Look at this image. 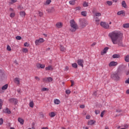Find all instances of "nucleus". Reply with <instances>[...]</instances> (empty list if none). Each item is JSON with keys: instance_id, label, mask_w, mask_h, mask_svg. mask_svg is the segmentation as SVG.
Instances as JSON below:
<instances>
[{"instance_id": "nucleus-1", "label": "nucleus", "mask_w": 129, "mask_h": 129, "mask_svg": "<svg viewBox=\"0 0 129 129\" xmlns=\"http://www.w3.org/2000/svg\"><path fill=\"white\" fill-rule=\"evenodd\" d=\"M108 36L110 37L113 45L122 46V38L123 34L120 31H114L109 33Z\"/></svg>"}, {"instance_id": "nucleus-2", "label": "nucleus", "mask_w": 129, "mask_h": 129, "mask_svg": "<svg viewBox=\"0 0 129 129\" xmlns=\"http://www.w3.org/2000/svg\"><path fill=\"white\" fill-rule=\"evenodd\" d=\"M70 31L71 32H76V30L78 29V25L77 23L74 21V20H72L70 21Z\"/></svg>"}, {"instance_id": "nucleus-3", "label": "nucleus", "mask_w": 129, "mask_h": 129, "mask_svg": "<svg viewBox=\"0 0 129 129\" xmlns=\"http://www.w3.org/2000/svg\"><path fill=\"white\" fill-rule=\"evenodd\" d=\"M88 25V21L85 19H80V26L81 28H85Z\"/></svg>"}, {"instance_id": "nucleus-4", "label": "nucleus", "mask_w": 129, "mask_h": 129, "mask_svg": "<svg viewBox=\"0 0 129 129\" xmlns=\"http://www.w3.org/2000/svg\"><path fill=\"white\" fill-rule=\"evenodd\" d=\"M111 78H112L114 80H119L120 79V77H119V72H116L112 74L111 75Z\"/></svg>"}, {"instance_id": "nucleus-5", "label": "nucleus", "mask_w": 129, "mask_h": 129, "mask_svg": "<svg viewBox=\"0 0 129 129\" xmlns=\"http://www.w3.org/2000/svg\"><path fill=\"white\" fill-rule=\"evenodd\" d=\"M45 39L42 38H40L39 39L35 40V43L36 46H39L41 43H44Z\"/></svg>"}, {"instance_id": "nucleus-6", "label": "nucleus", "mask_w": 129, "mask_h": 129, "mask_svg": "<svg viewBox=\"0 0 129 129\" xmlns=\"http://www.w3.org/2000/svg\"><path fill=\"white\" fill-rule=\"evenodd\" d=\"M100 26L104 29H109V25L108 23H106V22H101L100 23Z\"/></svg>"}, {"instance_id": "nucleus-7", "label": "nucleus", "mask_w": 129, "mask_h": 129, "mask_svg": "<svg viewBox=\"0 0 129 129\" xmlns=\"http://www.w3.org/2000/svg\"><path fill=\"white\" fill-rule=\"evenodd\" d=\"M118 65V63L116 61H112L108 64L109 67H115Z\"/></svg>"}, {"instance_id": "nucleus-8", "label": "nucleus", "mask_w": 129, "mask_h": 129, "mask_svg": "<svg viewBox=\"0 0 129 129\" xmlns=\"http://www.w3.org/2000/svg\"><path fill=\"white\" fill-rule=\"evenodd\" d=\"M53 81V78L52 77L44 78L43 79V82L46 83L48 82H52Z\"/></svg>"}, {"instance_id": "nucleus-9", "label": "nucleus", "mask_w": 129, "mask_h": 129, "mask_svg": "<svg viewBox=\"0 0 129 129\" xmlns=\"http://www.w3.org/2000/svg\"><path fill=\"white\" fill-rule=\"evenodd\" d=\"M77 63L78 64V65H79V66H81V67L83 68V64L84 63V60L83 59H79L77 61Z\"/></svg>"}, {"instance_id": "nucleus-10", "label": "nucleus", "mask_w": 129, "mask_h": 129, "mask_svg": "<svg viewBox=\"0 0 129 129\" xmlns=\"http://www.w3.org/2000/svg\"><path fill=\"white\" fill-rule=\"evenodd\" d=\"M9 102L13 104H17L18 103V100L15 98H11L9 99Z\"/></svg>"}, {"instance_id": "nucleus-11", "label": "nucleus", "mask_w": 129, "mask_h": 129, "mask_svg": "<svg viewBox=\"0 0 129 129\" xmlns=\"http://www.w3.org/2000/svg\"><path fill=\"white\" fill-rule=\"evenodd\" d=\"M117 16H121L122 17H125V12L124 11H119L117 13Z\"/></svg>"}, {"instance_id": "nucleus-12", "label": "nucleus", "mask_w": 129, "mask_h": 129, "mask_svg": "<svg viewBox=\"0 0 129 129\" xmlns=\"http://www.w3.org/2000/svg\"><path fill=\"white\" fill-rule=\"evenodd\" d=\"M14 83L17 84V85H20V81H21V79L19 78H16L14 79Z\"/></svg>"}, {"instance_id": "nucleus-13", "label": "nucleus", "mask_w": 129, "mask_h": 129, "mask_svg": "<svg viewBox=\"0 0 129 129\" xmlns=\"http://www.w3.org/2000/svg\"><path fill=\"white\" fill-rule=\"evenodd\" d=\"M109 48L108 47H106L103 49V51H101V55H104V54H106V53L107 52V51H108Z\"/></svg>"}, {"instance_id": "nucleus-14", "label": "nucleus", "mask_w": 129, "mask_h": 129, "mask_svg": "<svg viewBox=\"0 0 129 129\" xmlns=\"http://www.w3.org/2000/svg\"><path fill=\"white\" fill-rule=\"evenodd\" d=\"M36 67L37 68H41L42 69H44V68H45V64H42L41 63H37L36 64Z\"/></svg>"}, {"instance_id": "nucleus-15", "label": "nucleus", "mask_w": 129, "mask_h": 129, "mask_svg": "<svg viewBox=\"0 0 129 129\" xmlns=\"http://www.w3.org/2000/svg\"><path fill=\"white\" fill-rule=\"evenodd\" d=\"M56 28H58V29H60L63 27V24L61 22H58L55 25Z\"/></svg>"}, {"instance_id": "nucleus-16", "label": "nucleus", "mask_w": 129, "mask_h": 129, "mask_svg": "<svg viewBox=\"0 0 129 129\" xmlns=\"http://www.w3.org/2000/svg\"><path fill=\"white\" fill-rule=\"evenodd\" d=\"M47 13H54L55 12V9H54V7H51L50 9H47L46 10Z\"/></svg>"}, {"instance_id": "nucleus-17", "label": "nucleus", "mask_w": 129, "mask_h": 129, "mask_svg": "<svg viewBox=\"0 0 129 129\" xmlns=\"http://www.w3.org/2000/svg\"><path fill=\"white\" fill-rule=\"evenodd\" d=\"M20 16L21 18H25L26 17V12L25 11H21L20 12Z\"/></svg>"}, {"instance_id": "nucleus-18", "label": "nucleus", "mask_w": 129, "mask_h": 129, "mask_svg": "<svg viewBox=\"0 0 129 129\" xmlns=\"http://www.w3.org/2000/svg\"><path fill=\"white\" fill-rule=\"evenodd\" d=\"M95 123V121L93 120H90L88 122V125H92V124H94Z\"/></svg>"}, {"instance_id": "nucleus-19", "label": "nucleus", "mask_w": 129, "mask_h": 129, "mask_svg": "<svg viewBox=\"0 0 129 129\" xmlns=\"http://www.w3.org/2000/svg\"><path fill=\"white\" fill-rule=\"evenodd\" d=\"M54 103L55 104H60V103H61V102L60 101V100L58 99H56L54 100Z\"/></svg>"}, {"instance_id": "nucleus-20", "label": "nucleus", "mask_w": 129, "mask_h": 129, "mask_svg": "<svg viewBox=\"0 0 129 129\" xmlns=\"http://www.w3.org/2000/svg\"><path fill=\"white\" fill-rule=\"evenodd\" d=\"M121 6L123 8H124L125 9H126V8H127V6H126V3H125V1H124L122 2Z\"/></svg>"}, {"instance_id": "nucleus-21", "label": "nucleus", "mask_w": 129, "mask_h": 129, "mask_svg": "<svg viewBox=\"0 0 129 129\" xmlns=\"http://www.w3.org/2000/svg\"><path fill=\"white\" fill-rule=\"evenodd\" d=\"M18 121L21 124H24V119L23 118L21 117L18 118Z\"/></svg>"}, {"instance_id": "nucleus-22", "label": "nucleus", "mask_w": 129, "mask_h": 129, "mask_svg": "<svg viewBox=\"0 0 129 129\" xmlns=\"http://www.w3.org/2000/svg\"><path fill=\"white\" fill-rule=\"evenodd\" d=\"M60 51L61 52H66V48L62 45H60Z\"/></svg>"}, {"instance_id": "nucleus-23", "label": "nucleus", "mask_w": 129, "mask_h": 129, "mask_svg": "<svg viewBox=\"0 0 129 129\" xmlns=\"http://www.w3.org/2000/svg\"><path fill=\"white\" fill-rule=\"evenodd\" d=\"M49 116H50V117H54V116L56 115V113L54 112H51L49 114Z\"/></svg>"}, {"instance_id": "nucleus-24", "label": "nucleus", "mask_w": 129, "mask_h": 129, "mask_svg": "<svg viewBox=\"0 0 129 129\" xmlns=\"http://www.w3.org/2000/svg\"><path fill=\"white\" fill-rule=\"evenodd\" d=\"M45 70H46V71H48L49 70H53V67H52V66H49L45 68Z\"/></svg>"}, {"instance_id": "nucleus-25", "label": "nucleus", "mask_w": 129, "mask_h": 129, "mask_svg": "<svg viewBox=\"0 0 129 129\" xmlns=\"http://www.w3.org/2000/svg\"><path fill=\"white\" fill-rule=\"evenodd\" d=\"M9 85L8 84H6L2 87V90H7L8 89Z\"/></svg>"}, {"instance_id": "nucleus-26", "label": "nucleus", "mask_w": 129, "mask_h": 129, "mask_svg": "<svg viewBox=\"0 0 129 129\" xmlns=\"http://www.w3.org/2000/svg\"><path fill=\"white\" fill-rule=\"evenodd\" d=\"M113 59H115V58H119L120 55L119 54H115L112 55Z\"/></svg>"}, {"instance_id": "nucleus-27", "label": "nucleus", "mask_w": 129, "mask_h": 129, "mask_svg": "<svg viewBox=\"0 0 129 129\" xmlns=\"http://www.w3.org/2000/svg\"><path fill=\"white\" fill-rule=\"evenodd\" d=\"M124 60L125 62H129V55H127L124 57Z\"/></svg>"}, {"instance_id": "nucleus-28", "label": "nucleus", "mask_w": 129, "mask_h": 129, "mask_svg": "<svg viewBox=\"0 0 129 129\" xmlns=\"http://www.w3.org/2000/svg\"><path fill=\"white\" fill-rule=\"evenodd\" d=\"M82 16H83V17H86L87 16V12L86 11H83L81 12Z\"/></svg>"}, {"instance_id": "nucleus-29", "label": "nucleus", "mask_w": 129, "mask_h": 129, "mask_svg": "<svg viewBox=\"0 0 129 129\" xmlns=\"http://www.w3.org/2000/svg\"><path fill=\"white\" fill-rule=\"evenodd\" d=\"M76 1L75 0H72L69 2V4H71L72 6H74L75 5Z\"/></svg>"}, {"instance_id": "nucleus-30", "label": "nucleus", "mask_w": 129, "mask_h": 129, "mask_svg": "<svg viewBox=\"0 0 129 129\" xmlns=\"http://www.w3.org/2000/svg\"><path fill=\"white\" fill-rule=\"evenodd\" d=\"M122 27L125 28H129V23L123 24Z\"/></svg>"}, {"instance_id": "nucleus-31", "label": "nucleus", "mask_w": 129, "mask_h": 129, "mask_svg": "<svg viewBox=\"0 0 129 129\" xmlns=\"http://www.w3.org/2000/svg\"><path fill=\"white\" fill-rule=\"evenodd\" d=\"M95 17H101V13L99 12H96L95 13Z\"/></svg>"}, {"instance_id": "nucleus-32", "label": "nucleus", "mask_w": 129, "mask_h": 129, "mask_svg": "<svg viewBox=\"0 0 129 129\" xmlns=\"http://www.w3.org/2000/svg\"><path fill=\"white\" fill-rule=\"evenodd\" d=\"M22 51L24 52V53H28V52H29V50H28L27 48H23Z\"/></svg>"}, {"instance_id": "nucleus-33", "label": "nucleus", "mask_w": 129, "mask_h": 129, "mask_svg": "<svg viewBox=\"0 0 129 129\" xmlns=\"http://www.w3.org/2000/svg\"><path fill=\"white\" fill-rule=\"evenodd\" d=\"M4 112H7V113H8L10 114L11 113V111L8 108H6L5 110H4Z\"/></svg>"}, {"instance_id": "nucleus-34", "label": "nucleus", "mask_w": 129, "mask_h": 129, "mask_svg": "<svg viewBox=\"0 0 129 129\" xmlns=\"http://www.w3.org/2000/svg\"><path fill=\"white\" fill-rule=\"evenodd\" d=\"M16 16V13L15 12H12L10 14V17L11 18H14V17Z\"/></svg>"}, {"instance_id": "nucleus-35", "label": "nucleus", "mask_w": 129, "mask_h": 129, "mask_svg": "<svg viewBox=\"0 0 129 129\" xmlns=\"http://www.w3.org/2000/svg\"><path fill=\"white\" fill-rule=\"evenodd\" d=\"M72 67H73V68H77V67H78L77 66V63H73L72 64Z\"/></svg>"}, {"instance_id": "nucleus-36", "label": "nucleus", "mask_w": 129, "mask_h": 129, "mask_svg": "<svg viewBox=\"0 0 129 129\" xmlns=\"http://www.w3.org/2000/svg\"><path fill=\"white\" fill-rule=\"evenodd\" d=\"M49 89L46 88H42L41 89V91H48Z\"/></svg>"}, {"instance_id": "nucleus-37", "label": "nucleus", "mask_w": 129, "mask_h": 129, "mask_svg": "<svg viewBox=\"0 0 129 129\" xmlns=\"http://www.w3.org/2000/svg\"><path fill=\"white\" fill-rule=\"evenodd\" d=\"M51 0H46L45 2V5H50V4H51Z\"/></svg>"}, {"instance_id": "nucleus-38", "label": "nucleus", "mask_w": 129, "mask_h": 129, "mask_svg": "<svg viewBox=\"0 0 129 129\" xmlns=\"http://www.w3.org/2000/svg\"><path fill=\"white\" fill-rule=\"evenodd\" d=\"M18 10H20V11H22V10H23L24 7L22 6V5H19L18 7Z\"/></svg>"}, {"instance_id": "nucleus-39", "label": "nucleus", "mask_w": 129, "mask_h": 129, "mask_svg": "<svg viewBox=\"0 0 129 129\" xmlns=\"http://www.w3.org/2000/svg\"><path fill=\"white\" fill-rule=\"evenodd\" d=\"M83 6L85 7H88V3L84 2V4H83Z\"/></svg>"}, {"instance_id": "nucleus-40", "label": "nucleus", "mask_w": 129, "mask_h": 129, "mask_svg": "<svg viewBox=\"0 0 129 129\" xmlns=\"http://www.w3.org/2000/svg\"><path fill=\"white\" fill-rule=\"evenodd\" d=\"M29 106L30 107H34V103L33 102H30L29 103Z\"/></svg>"}, {"instance_id": "nucleus-41", "label": "nucleus", "mask_w": 129, "mask_h": 129, "mask_svg": "<svg viewBox=\"0 0 129 129\" xmlns=\"http://www.w3.org/2000/svg\"><path fill=\"white\" fill-rule=\"evenodd\" d=\"M107 4L108 6H112V2L111 1H107Z\"/></svg>"}, {"instance_id": "nucleus-42", "label": "nucleus", "mask_w": 129, "mask_h": 129, "mask_svg": "<svg viewBox=\"0 0 129 129\" xmlns=\"http://www.w3.org/2000/svg\"><path fill=\"white\" fill-rule=\"evenodd\" d=\"M66 94H70L71 93V91L70 90H67L66 91Z\"/></svg>"}, {"instance_id": "nucleus-43", "label": "nucleus", "mask_w": 129, "mask_h": 129, "mask_svg": "<svg viewBox=\"0 0 129 129\" xmlns=\"http://www.w3.org/2000/svg\"><path fill=\"white\" fill-rule=\"evenodd\" d=\"M3 106V100L0 99V109H2V107Z\"/></svg>"}, {"instance_id": "nucleus-44", "label": "nucleus", "mask_w": 129, "mask_h": 129, "mask_svg": "<svg viewBox=\"0 0 129 129\" xmlns=\"http://www.w3.org/2000/svg\"><path fill=\"white\" fill-rule=\"evenodd\" d=\"M16 40H22V37L20 36H17L16 37Z\"/></svg>"}, {"instance_id": "nucleus-45", "label": "nucleus", "mask_w": 129, "mask_h": 129, "mask_svg": "<svg viewBox=\"0 0 129 129\" xmlns=\"http://www.w3.org/2000/svg\"><path fill=\"white\" fill-rule=\"evenodd\" d=\"M7 49L8 51H12V48H11V46H10V45L7 46Z\"/></svg>"}, {"instance_id": "nucleus-46", "label": "nucleus", "mask_w": 129, "mask_h": 129, "mask_svg": "<svg viewBox=\"0 0 129 129\" xmlns=\"http://www.w3.org/2000/svg\"><path fill=\"white\" fill-rule=\"evenodd\" d=\"M24 47H29L30 46V44L28 43V42H25L24 44Z\"/></svg>"}, {"instance_id": "nucleus-47", "label": "nucleus", "mask_w": 129, "mask_h": 129, "mask_svg": "<svg viewBox=\"0 0 129 129\" xmlns=\"http://www.w3.org/2000/svg\"><path fill=\"white\" fill-rule=\"evenodd\" d=\"M95 113L96 114H99V113H100V111L98 110H96L95 111Z\"/></svg>"}, {"instance_id": "nucleus-48", "label": "nucleus", "mask_w": 129, "mask_h": 129, "mask_svg": "<svg viewBox=\"0 0 129 129\" xmlns=\"http://www.w3.org/2000/svg\"><path fill=\"white\" fill-rule=\"evenodd\" d=\"M4 123V119L3 118H0V125Z\"/></svg>"}, {"instance_id": "nucleus-49", "label": "nucleus", "mask_w": 129, "mask_h": 129, "mask_svg": "<svg viewBox=\"0 0 129 129\" xmlns=\"http://www.w3.org/2000/svg\"><path fill=\"white\" fill-rule=\"evenodd\" d=\"M38 14H39V17H43V12L38 11Z\"/></svg>"}, {"instance_id": "nucleus-50", "label": "nucleus", "mask_w": 129, "mask_h": 129, "mask_svg": "<svg viewBox=\"0 0 129 129\" xmlns=\"http://www.w3.org/2000/svg\"><path fill=\"white\" fill-rule=\"evenodd\" d=\"M76 11H80L81 10V7H78L75 8Z\"/></svg>"}, {"instance_id": "nucleus-51", "label": "nucleus", "mask_w": 129, "mask_h": 129, "mask_svg": "<svg viewBox=\"0 0 129 129\" xmlns=\"http://www.w3.org/2000/svg\"><path fill=\"white\" fill-rule=\"evenodd\" d=\"M14 3H17V0H11L10 4L13 5V4H14Z\"/></svg>"}, {"instance_id": "nucleus-52", "label": "nucleus", "mask_w": 129, "mask_h": 129, "mask_svg": "<svg viewBox=\"0 0 129 129\" xmlns=\"http://www.w3.org/2000/svg\"><path fill=\"white\" fill-rule=\"evenodd\" d=\"M104 112H105L104 110L102 111L101 115H100L101 117H103V115H104Z\"/></svg>"}, {"instance_id": "nucleus-53", "label": "nucleus", "mask_w": 129, "mask_h": 129, "mask_svg": "<svg viewBox=\"0 0 129 129\" xmlns=\"http://www.w3.org/2000/svg\"><path fill=\"white\" fill-rule=\"evenodd\" d=\"M95 21L97 25H99V19H96Z\"/></svg>"}, {"instance_id": "nucleus-54", "label": "nucleus", "mask_w": 129, "mask_h": 129, "mask_svg": "<svg viewBox=\"0 0 129 129\" xmlns=\"http://www.w3.org/2000/svg\"><path fill=\"white\" fill-rule=\"evenodd\" d=\"M10 12H11L12 13H15V10L13 8H10Z\"/></svg>"}, {"instance_id": "nucleus-55", "label": "nucleus", "mask_w": 129, "mask_h": 129, "mask_svg": "<svg viewBox=\"0 0 129 129\" xmlns=\"http://www.w3.org/2000/svg\"><path fill=\"white\" fill-rule=\"evenodd\" d=\"M35 79H36V80H37V81H40V78H39L38 77H35Z\"/></svg>"}, {"instance_id": "nucleus-56", "label": "nucleus", "mask_w": 129, "mask_h": 129, "mask_svg": "<svg viewBox=\"0 0 129 129\" xmlns=\"http://www.w3.org/2000/svg\"><path fill=\"white\" fill-rule=\"evenodd\" d=\"M68 70H69V67H66L65 69H64V71H68Z\"/></svg>"}, {"instance_id": "nucleus-57", "label": "nucleus", "mask_w": 129, "mask_h": 129, "mask_svg": "<svg viewBox=\"0 0 129 129\" xmlns=\"http://www.w3.org/2000/svg\"><path fill=\"white\" fill-rule=\"evenodd\" d=\"M86 119H90V115H87V116H86Z\"/></svg>"}, {"instance_id": "nucleus-58", "label": "nucleus", "mask_w": 129, "mask_h": 129, "mask_svg": "<svg viewBox=\"0 0 129 129\" xmlns=\"http://www.w3.org/2000/svg\"><path fill=\"white\" fill-rule=\"evenodd\" d=\"M96 45V42H94V43H93L91 45V47H93L94 46H95Z\"/></svg>"}, {"instance_id": "nucleus-59", "label": "nucleus", "mask_w": 129, "mask_h": 129, "mask_svg": "<svg viewBox=\"0 0 129 129\" xmlns=\"http://www.w3.org/2000/svg\"><path fill=\"white\" fill-rule=\"evenodd\" d=\"M80 108H84L85 107V106L84 105H81L80 106Z\"/></svg>"}, {"instance_id": "nucleus-60", "label": "nucleus", "mask_w": 129, "mask_h": 129, "mask_svg": "<svg viewBox=\"0 0 129 129\" xmlns=\"http://www.w3.org/2000/svg\"><path fill=\"white\" fill-rule=\"evenodd\" d=\"M125 83H128V84H129V78L125 81Z\"/></svg>"}, {"instance_id": "nucleus-61", "label": "nucleus", "mask_w": 129, "mask_h": 129, "mask_svg": "<svg viewBox=\"0 0 129 129\" xmlns=\"http://www.w3.org/2000/svg\"><path fill=\"white\" fill-rule=\"evenodd\" d=\"M74 85V81H71V86H73Z\"/></svg>"}, {"instance_id": "nucleus-62", "label": "nucleus", "mask_w": 129, "mask_h": 129, "mask_svg": "<svg viewBox=\"0 0 129 129\" xmlns=\"http://www.w3.org/2000/svg\"><path fill=\"white\" fill-rule=\"evenodd\" d=\"M116 112H121V110L117 109V110H116Z\"/></svg>"}, {"instance_id": "nucleus-63", "label": "nucleus", "mask_w": 129, "mask_h": 129, "mask_svg": "<svg viewBox=\"0 0 129 129\" xmlns=\"http://www.w3.org/2000/svg\"><path fill=\"white\" fill-rule=\"evenodd\" d=\"M17 92H18V93H21V89H18L17 90Z\"/></svg>"}, {"instance_id": "nucleus-64", "label": "nucleus", "mask_w": 129, "mask_h": 129, "mask_svg": "<svg viewBox=\"0 0 129 129\" xmlns=\"http://www.w3.org/2000/svg\"><path fill=\"white\" fill-rule=\"evenodd\" d=\"M41 129H49V128H48V127H43Z\"/></svg>"}]
</instances>
